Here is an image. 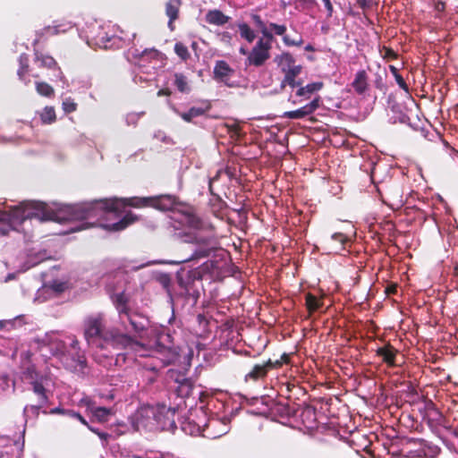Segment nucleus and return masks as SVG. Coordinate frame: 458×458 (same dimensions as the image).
<instances>
[{
	"instance_id": "774afa93",
	"label": "nucleus",
	"mask_w": 458,
	"mask_h": 458,
	"mask_svg": "<svg viewBox=\"0 0 458 458\" xmlns=\"http://www.w3.org/2000/svg\"><path fill=\"white\" fill-rule=\"evenodd\" d=\"M322 30H327V28H325L324 26H322Z\"/></svg>"
},
{
	"instance_id": "052dcab7",
	"label": "nucleus",
	"mask_w": 458,
	"mask_h": 458,
	"mask_svg": "<svg viewBox=\"0 0 458 458\" xmlns=\"http://www.w3.org/2000/svg\"><path fill=\"white\" fill-rule=\"evenodd\" d=\"M316 307H317V310H318L319 308V301H318V291L317 290V304H316Z\"/></svg>"
},
{
	"instance_id": "423d86ee",
	"label": "nucleus",
	"mask_w": 458,
	"mask_h": 458,
	"mask_svg": "<svg viewBox=\"0 0 458 458\" xmlns=\"http://www.w3.org/2000/svg\"><path fill=\"white\" fill-rule=\"evenodd\" d=\"M230 420L226 417L223 419H211L203 423V437L208 438H217L220 437L230 430L229 426Z\"/></svg>"
},
{
	"instance_id": "5fc2aeb1",
	"label": "nucleus",
	"mask_w": 458,
	"mask_h": 458,
	"mask_svg": "<svg viewBox=\"0 0 458 458\" xmlns=\"http://www.w3.org/2000/svg\"><path fill=\"white\" fill-rule=\"evenodd\" d=\"M89 429L95 433H97L101 438H106V434H104V433H100V432H98L96 429L89 427Z\"/></svg>"
},
{
	"instance_id": "3c124183",
	"label": "nucleus",
	"mask_w": 458,
	"mask_h": 458,
	"mask_svg": "<svg viewBox=\"0 0 458 458\" xmlns=\"http://www.w3.org/2000/svg\"><path fill=\"white\" fill-rule=\"evenodd\" d=\"M16 274H17L16 272L9 273V274L6 276V277L4 278V281L5 283H7V282H9V281H11V280L15 279V277H16Z\"/></svg>"
},
{
	"instance_id": "ddd939ff",
	"label": "nucleus",
	"mask_w": 458,
	"mask_h": 458,
	"mask_svg": "<svg viewBox=\"0 0 458 458\" xmlns=\"http://www.w3.org/2000/svg\"><path fill=\"white\" fill-rule=\"evenodd\" d=\"M274 363L268 360L263 364H257L253 369L246 375V378H251L257 380L266 376L267 372L274 367Z\"/></svg>"
},
{
	"instance_id": "4d7b16f0",
	"label": "nucleus",
	"mask_w": 458,
	"mask_h": 458,
	"mask_svg": "<svg viewBox=\"0 0 458 458\" xmlns=\"http://www.w3.org/2000/svg\"><path fill=\"white\" fill-rule=\"evenodd\" d=\"M390 71L393 74H394V73H396V72H398L397 68L393 65L390 66Z\"/></svg>"
},
{
	"instance_id": "6e6552de",
	"label": "nucleus",
	"mask_w": 458,
	"mask_h": 458,
	"mask_svg": "<svg viewBox=\"0 0 458 458\" xmlns=\"http://www.w3.org/2000/svg\"><path fill=\"white\" fill-rule=\"evenodd\" d=\"M205 416L206 412L202 409L196 411V417L199 419V421H195L194 419L189 418L182 423V431L191 436H203V423L205 421Z\"/></svg>"
},
{
	"instance_id": "7c9ffc66",
	"label": "nucleus",
	"mask_w": 458,
	"mask_h": 458,
	"mask_svg": "<svg viewBox=\"0 0 458 458\" xmlns=\"http://www.w3.org/2000/svg\"><path fill=\"white\" fill-rule=\"evenodd\" d=\"M283 40L287 46H299L301 43V38L299 35H295L293 38L290 35H284Z\"/></svg>"
},
{
	"instance_id": "ea45409f",
	"label": "nucleus",
	"mask_w": 458,
	"mask_h": 458,
	"mask_svg": "<svg viewBox=\"0 0 458 458\" xmlns=\"http://www.w3.org/2000/svg\"><path fill=\"white\" fill-rule=\"evenodd\" d=\"M322 3H323L324 7L327 10V15L331 16L332 12H333V6H332L330 0H322Z\"/></svg>"
},
{
	"instance_id": "f257e3e1",
	"label": "nucleus",
	"mask_w": 458,
	"mask_h": 458,
	"mask_svg": "<svg viewBox=\"0 0 458 458\" xmlns=\"http://www.w3.org/2000/svg\"><path fill=\"white\" fill-rule=\"evenodd\" d=\"M127 206L134 208L151 206L162 211L178 210L180 214L176 220L190 230L194 231L185 235V242L196 243L200 248L196 250L189 259L181 261H165V263L181 264L209 255L212 237L202 234L200 231L202 223L194 215L192 208L177 203L175 198L171 195L149 198L105 199L74 206H64L58 209H54L42 202H22L19 206L11 207L8 210L2 211L0 209V235H6L12 230L18 231L20 225L32 219L38 222L64 223L72 220L96 218L105 221L99 224L101 227L109 231H121L136 220V216L131 212L126 213L122 217Z\"/></svg>"
},
{
	"instance_id": "72a5a7b5",
	"label": "nucleus",
	"mask_w": 458,
	"mask_h": 458,
	"mask_svg": "<svg viewBox=\"0 0 458 458\" xmlns=\"http://www.w3.org/2000/svg\"><path fill=\"white\" fill-rule=\"evenodd\" d=\"M332 240L339 242V244L343 246L347 242L348 238L341 233H336L332 235Z\"/></svg>"
},
{
	"instance_id": "2eb2a0df",
	"label": "nucleus",
	"mask_w": 458,
	"mask_h": 458,
	"mask_svg": "<svg viewBox=\"0 0 458 458\" xmlns=\"http://www.w3.org/2000/svg\"><path fill=\"white\" fill-rule=\"evenodd\" d=\"M315 415V408L314 407H308L302 411L301 417L305 428V434H308L309 436L312 437L314 434V427L313 422L315 421V419L311 418Z\"/></svg>"
},
{
	"instance_id": "20e7f679",
	"label": "nucleus",
	"mask_w": 458,
	"mask_h": 458,
	"mask_svg": "<svg viewBox=\"0 0 458 458\" xmlns=\"http://www.w3.org/2000/svg\"><path fill=\"white\" fill-rule=\"evenodd\" d=\"M23 378L27 380L33 386V391L38 395V404L26 406L24 412L31 410L33 412H38V409L47 402L45 394L46 387L48 386L50 379L44 375H39L33 367H30L24 372Z\"/></svg>"
},
{
	"instance_id": "e2e57ef3",
	"label": "nucleus",
	"mask_w": 458,
	"mask_h": 458,
	"mask_svg": "<svg viewBox=\"0 0 458 458\" xmlns=\"http://www.w3.org/2000/svg\"><path fill=\"white\" fill-rule=\"evenodd\" d=\"M282 359H284V362H287V356H286V354H284V355H283V357H282Z\"/></svg>"
},
{
	"instance_id": "4468645a",
	"label": "nucleus",
	"mask_w": 458,
	"mask_h": 458,
	"mask_svg": "<svg viewBox=\"0 0 458 458\" xmlns=\"http://www.w3.org/2000/svg\"><path fill=\"white\" fill-rule=\"evenodd\" d=\"M205 20L209 24L222 26L228 22L230 17L224 14L221 11L215 9L206 13Z\"/></svg>"
},
{
	"instance_id": "9d476101",
	"label": "nucleus",
	"mask_w": 458,
	"mask_h": 458,
	"mask_svg": "<svg viewBox=\"0 0 458 458\" xmlns=\"http://www.w3.org/2000/svg\"><path fill=\"white\" fill-rule=\"evenodd\" d=\"M275 62L283 73L289 72L294 68H301L300 64H296L295 59L289 53H283L275 58Z\"/></svg>"
},
{
	"instance_id": "473e14b6",
	"label": "nucleus",
	"mask_w": 458,
	"mask_h": 458,
	"mask_svg": "<svg viewBox=\"0 0 458 458\" xmlns=\"http://www.w3.org/2000/svg\"><path fill=\"white\" fill-rule=\"evenodd\" d=\"M270 32H275V34L282 36L286 31V27L284 25H279L276 23H270L269 27H267Z\"/></svg>"
},
{
	"instance_id": "6e6d98bb",
	"label": "nucleus",
	"mask_w": 458,
	"mask_h": 458,
	"mask_svg": "<svg viewBox=\"0 0 458 458\" xmlns=\"http://www.w3.org/2000/svg\"><path fill=\"white\" fill-rule=\"evenodd\" d=\"M147 55H157V52L156 51H149L148 52L147 50L143 52L142 55L143 56H146Z\"/></svg>"
},
{
	"instance_id": "680f3d73",
	"label": "nucleus",
	"mask_w": 458,
	"mask_h": 458,
	"mask_svg": "<svg viewBox=\"0 0 458 458\" xmlns=\"http://www.w3.org/2000/svg\"><path fill=\"white\" fill-rule=\"evenodd\" d=\"M322 84L319 82H317V91L321 88Z\"/></svg>"
},
{
	"instance_id": "f3484780",
	"label": "nucleus",
	"mask_w": 458,
	"mask_h": 458,
	"mask_svg": "<svg viewBox=\"0 0 458 458\" xmlns=\"http://www.w3.org/2000/svg\"><path fill=\"white\" fill-rule=\"evenodd\" d=\"M315 109V99L311 100L310 103L300 109L290 111L285 113V115L291 119L303 118L312 114Z\"/></svg>"
},
{
	"instance_id": "a19ab883",
	"label": "nucleus",
	"mask_w": 458,
	"mask_h": 458,
	"mask_svg": "<svg viewBox=\"0 0 458 458\" xmlns=\"http://www.w3.org/2000/svg\"><path fill=\"white\" fill-rule=\"evenodd\" d=\"M69 416L72 417V418H76L78 419L82 424L88 426V423L87 421L85 420V419L79 413L73 411H69Z\"/></svg>"
},
{
	"instance_id": "2f4dec72",
	"label": "nucleus",
	"mask_w": 458,
	"mask_h": 458,
	"mask_svg": "<svg viewBox=\"0 0 458 458\" xmlns=\"http://www.w3.org/2000/svg\"><path fill=\"white\" fill-rule=\"evenodd\" d=\"M76 103L71 98H66L63 101V108L65 113L74 112L76 110Z\"/></svg>"
},
{
	"instance_id": "b1692460",
	"label": "nucleus",
	"mask_w": 458,
	"mask_h": 458,
	"mask_svg": "<svg viewBox=\"0 0 458 458\" xmlns=\"http://www.w3.org/2000/svg\"><path fill=\"white\" fill-rule=\"evenodd\" d=\"M91 411L93 416L100 422L106 421L111 414V410L106 407H96Z\"/></svg>"
},
{
	"instance_id": "1a4fd4ad",
	"label": "nucleus",
	"mask_w": 458,
	"mask_h": 458,
	"mask_svg": "<svg viewBox=\"0 0 458 458\" xmlns=\"http://www.w3.org/2000/svg\"><path fill=\"white\" fill-rule=\"evenodd\" d=\"M233 70L225 61H217L214 67V78L227 85V81L233 75Z\"/></svg>"
},
{
	"instance_id": "dca6fc26",
	"label": "nucleus",
	"mask_w": 458,
	"mask_h": 458,
	"mask_svg": "<svg viewBox=\"0 0 458 458\" xmlns=\"http://www.w3.org/2000/svg\"><path fill=\"white\" fill-rule=\"evenodd\" d=\"M355 92L362 94L368 88V76L364 70L359 71L352 83Z\"/></svg>"
},
{
	"instance_id": "49530a36",
	"label": "nucleus",
	"mask_w": 458,
	"mask_h": 458,
	"mask_svg": "<svg viewBox=\"0 0 458 458\" xmlns=\"http://www.w3.org/2000/svg\"><path fill=\"white\" fill-rule=\"evenodd\" d=\"M356 1L360 7L366 8L370 5L372 0H356Z\"/></svg>"
},
{
	"instance_id": "8fccbe9b",
	"label": "nucleus",
	"mask_w": 458,
	"mask_h": 458,
	"mask_svg": "<svg viewBox=\"0 0 458 458\" xmlns=\"http://www.w3.org/2000/svg\"><path fill=\"white\" fill-rule=\"evenodd\" d=\"M0 458H12L8 451L0 448Z\"/></svg>"
},
{
	"instance_id": "338daca9",
	"label": "nucleus",
	"mask_w": 458,
	"mask_h": 458,
	"mask_svg": "<svg viewBox=\"0 0 458 458\" xmlns=\"http://www.w3.org/2000/svg\"><path fill=\"white\" fill-rule=\"evenodd\" d=\"M307 49H312V47L311 46H308Z\"/></svg>"
},
{
	"instance_id": "a878e982",
	"label": "nucleus",
	"mask_w": 458,
	"mask_h": 458,
	"mask_svg": "<svg viewBox=\"0 0 458 458\" xmlns=\"http://www.w3.org/2000/svg\"><path fill=\"white\" fill-rule=\"evenodd\" d=\"M315 91V83H310L305 87L301 85L299 86V89L296 91V96L303 98H309Z\"/></svg>"
},
{
	"instance_id": "c756f323",
	"label": "nucleus",
	"mask_w": 458,
	"mask_h": 458,
	"mask_svg": "<svg viewBox=\"0 0 458 458\" xmlns=\"http://www.w3.org/2000/svg\"><path fill=\"white\" fill-rule=\"evenodd\" d=\"M174 51L177 54V55L181 57L182 60H187L190 56L187 47L180 42L175 44Z\"/></svg>"
},
{
	"instance_id": "37998d69",
	"label": "nucleus",
	"mask_w": 458,
	"mask_h": 458,
	"mask_svg": "<svg viewBox=\"0 0 458 458\" xmlns=\"http://www.w3.org/2000/svg\"><path fill=\"white\" fill-rule=\"evenodd\" d=\"M395 81L401 89H404L405 91H408V86L401 75L399 77H397V79H395Z\"/></svg>"
},
{
	"instance_id": "13d9d810",
	"label": "nucleus",
	"mask_w": 458,
	"mask_h": 458,
	"mask_svg": "<svg viewBox=\"0 0 458 458\" xmlns=\"http://www.w3.org/2000/svg\"><path fill=\"white\" fill-rule=\"evenodd\" d=\"M90 224L89 223H84L83 225L80 228H78L77 230H82V229H85L87 228Z\"/></svg>"
},
{
	"instance_id": "a18cd8bd",
	"label": "nucleus",
	"mask_w": 458,
	"mask_h": 458,
	"mask_svg": "<svg viewBox=\"0 0 458 458\" xmlns=\"http://www.w3.org/2000/svg\"><path fill=\"white\" fill-rule=\"evenodd\" d=\"M109 40H110V38H108L107 36L106 37H103V38H101L99 39V41L98 42V45L106 48V47H108L107 42H109Z\"/></svg>"
},
{
	"instance_id": "0e129e2a",
	"label": "nucleus",
	"mask_w": 458,
	"mask_h": 458,
	"mask_svg": "<svg viewBox=\"0 0 458 458\" xmlns=\"http://www.w3.org/2000/svg\"><path fill=\"white\" fill-rule=\"evenodd\" d=\"M394 76L395 79H397V77L400 76V74L398 73V72H396V73L393 74Z\"/></svg>"
},
{
	"instance_id": "c9c22d12",
	"label": "nucleus",
	"mask_w": 458,
	"mask_h": 458,
	"mask_svg": "<svg viewBox=\"0 0 458 458\" xmlns=\"http://www.w3.org/2000/svg\"><path fill=\"white\" fill-rule=\"evenodd\" d=\"M219 37H220V40L225 44H228L230 45L231 42H232V35L231 33L227 32V31H225V32H222L219 34Z\"/></svg>"
},
{
	"instance_id": "aec40b11",
	"label": "nucleus",
	"mask_w": 458,
	"mask_h": 458,
	"mask_svg": "<svg viewBox=\"0 0 458 458\" xmlns=\"http://www.w3.org/2000/svg\"><path fill=\"white\" fill-rule=\"evenodd\" d=\"M35 55V62L38 64L40 67L52 68L56 64L55 59L52 56L39 53H36Z\"/></svg>"
},
{
	"instance_id": "09e8293b",
	"label": "nucleus",
	"mask_w": 458,
	"mask_h": 458,
	"mask_svg": "<svg viewBox=\"0 0 458 458\" xmlns=\"http://www.w3.org/2000/svg\"><path fill=\"white\" fill-rule=\"evenodd\" d=\"M13 322L11 320H2L0 321V328H4L8 326L13 327Z\"/></svg>"
},
{
	"instance_id": "9b49d317",
	"label": "nucleus",
	"mask_w": 458,
	"mask_h": 458,
	"mask_svg": "<svg viewBox=\"0 0 458 458\" xmlns=\"http://www.w3.org/2000/svg\"><path fill=\"white\" fill-rule=\"evenodd\" d=\"M167 410L171 413L169 416L166 412H165V415H157V430H174L176 428L174 420L175 410L170 407H167Z\"/></svg>"
},
{
	"instance_id": "bb28decb",
	"label": "nucleus",
	"mask_w": 458,
	"mask_h": 458,
	"mask_svg": "<svg viewBox=\"0 0 458 458\" xmlns=\"http://www.w3.org/2000/svg\"><path fill=\"white\" fill-rule=\"evenodd\" d=\"M37 92L44 97H50L54 93L53 88L46 82H36Z\"/></svg>"
},
{
	"instance_id": "603ef678",
	"label": "nucleus",
	"mask_w": 458,
	"mask_h": 458,
	"mask_svg": "<svg viewBox=\"0 0 458 458\" xmlns=\"http://www.w3.org/2000/svg\"><path fill=\"white\" fill-rule=\"evenodd\" d=\"M38 262H33L31 264H29L28 266H23L22 267H21L17 273H21V272H25L26 270H28L30 267L35 266Z\"/></svg>"
},
{
	"instance_id": "a211bd4d",
	"label": "nucleus",
	"mask_w": 458,
	"mask_h": 458,
	"mask_svg": "<svg viewBox=\"0 0 458 458\" xmlns=\"http://www.w3.org/2000/svg\"><path fill=\"white\" fill-rule=\"evenodd\" d=\"M179 5L180 0H169L166 4L165 13L169 17L168 26L171 30H174L173 22L177 19Z\"/></svg>"
},
{
	"instance_id": "412c9836",
	"label": "nucleus",
	"mask_w": 458,
	"mask_h": 458,
	"mask_svg": "<svg viewBox=\"0 0 458 458\" xmlns=\"http://www.w3.org/2000/svg\"><path fill=\"white\" fill-rule=\"evenodd\" d=\"M238 29L241 34V37L246 39L249 43H251L255 39V33L250 28V26L244 22L238 24Z\"/></svg>"
},
{
	"instance_id": "39448f33",
	"label": "nucleus",
	"mask_w": 458,
	"mask_h": 458,
	"mask_svg": "<svg viewBox=\"0 0 458 458\" xmlns=\"http://www.w3.org/2000/svg\"><path fill=\"white\" fill-rule=\"evenodd\" d=\"M273 37L259 38L248 55V62L254 66H261L270 58Z\"/></svg>"
},
{
	"instance_id": "f03ea898",
	"label": "nucleus",
	"mask_w": 458,
	"mask_h": 458,
	"mask_svg": "<svg viewBox=\"0 0 458 458\" xmlns=\"http://www.w3.org/2000/svg\"><path fill=\"white\" fill-rule=\"evenodd\" d=\"M115 301L120 326L106 327L101 314L88 317L84 321V336L88 344H95L101 340L115 350H123L124 352L116 354V365L133 361L132 354L148 357L154 352H161L165 349L159 344L163 335L157 329L148 328L149 322L146 318L129 314L122 295H118Z\"/></svg>"
},
{
	"instance_id": "de8ad7c7",
	"label": "nucleus",
	"mask_w": 458,
	"mask_h": 458,
	"mask_svg": "<svg viewBox=\"0 0 458 458\" xmlns=\"http://www.w3.org/2000/svg\"><path fill=\"white\" fill-rule=\"evenodd\" d=\"M69 411H64V410H62V409H59V408H54L50 411V413L51 414H55V413H59V414H67L69 415Z\"/></svg>"
},
{
	"instance_id": "f8f14e48",
	"label": "nucleus",
	"mask_w": 458,
	"mask_h": 458,
	"mask_svg": "<svg viewBox=\"0 0 458 458\" xmlns=\"http://www.w3.org/2000/svg\"><path fill=\"white\" fill-rule=\"evenodd\" d=\"M302 70L301 68H294L289 72H285L284 77L281 82V89H284L286 86H290L292 89L299 87L302 84V81L298 79Z\"/></svg>"
},
{
	"instance_id": "f704fd0d",
	"label": "nucleus",
	"mask_w": 458,
	"mask_h": 458,
	"mask_svg": "<svg viewBox=\"0 0 458 458\" xmlns=\"http://www.w3.org/2000/svg\"><path fill=\"white\" fill-rule=\"evenodd\" d=\"M21 69L18 71V75L21 78L24 71L23 68L28 66V57L24 55L20 57Z\"/></svg>"
},
{
	"instance_id": "c03bdc74",
	"label": "nucleus",
	"mask_w": 458,
	"mask_h": 458,
	"mask_svg": "<svg viewBox=\"0 0 458 458\" xmlns=\"http://www.w3.org/2000/svg\"><path fill=\"white\" fill-rule=\"evenodd\" d=\"M307 304H308L309 310L311 312L315 309V299L310 294L308 296Z\"/></svg>"
},
{
	"instance_id": "cd10ccee",
	"label": "nucleus",
	"mask_w": 458,
	"mask_h": 458,
	"mask_svg": "<svg viewBox=\"0 0 458 458\" xmlns=\"http://www.w3.org/2000/svg\"><path fill=\"white\" fill-rule=\"evenodd\" d=\"M41 119L45 123H51L55 120V113L53 107L47 106L41 114Z\"/></svg>"
},
{
	"instance_id": "6ab92c4d",
	"label": "nucleus",
	"mask_w": 458,
	"mask_h": 458,
	"mask_svg": "<svg viewBox=\"0 0 458 458\" xmlns=\"http://www.w3.org/2000/svg\"><path fill=\"white\" fill-rule=\"evenodd\" d=\"M377 353L388 365H391V366L394 365L395 351L393 347L384 346V347L378 348L377 351Z\"/></svg>"
},
{
	"instance_id": "5701e85b",
	"label": "nucleus",
	"mask_w": 458,
	"mask_h": 458,
	"mask_svg": "<svg viewBox=\"0 0 458 458\" xmlns=\"http://www.w3.org/2000/svg\"><path fill=\"white\" fill-rule=\"evenodd\" d=\"M204 114V110L200 107H191L189 111L180 113V116L185 122H191L193 118L200 116Z\"/></svg>"
},
{
	"instance_id": "864d4df0",
	"label": "nucleus",
	"mask_w": 458,
	"mask_h": 458,
	"mask_svg": "<svg viewBox=\"0 0 458 458\" xmlns=\"http://www.w3.org/2000/svg\"><path fill=\"white\" fill-rule=\"evenodd\" d=\"M170 95V91L168 89H160L158 92H157V96L158 97H161V96H169Z\"/></svg>"
},
{
	"instance_id": "7ed1b4c3",
	"label": "nucleus",
	"mask_w": 458,
	"mask_h": 458,
	"mask_svg": "<svg viewBox=\"0 0 458 458\" xmlns=\"http://www.w3.org/2000/svg\"><path fill=\"white\" fill-rule=\"evenodd\" d=\"M165 412H166L168 416L171 414L165 405H146L140 407L135 415V427L137 430H157V415H165Z\"/></svg>"
},
{
	"instance_id": "e433bc0d",
	"label": "nucleus",
	"mask_w": 458,
	"mask_h": 458,
	"mask_svg": "<svg viewBox=\"0 0 458 458\" xmlns=\"http://www.w3.org/2000/svg\"><path fill=\"white\" fill-rule=\"evenodd\" d=\"M229 128V131L236 136H240L241 128L240 125L236 123H233L232 124L227 125Z\"/></svg>"
},
{
	"instance_id": "4be33fe9",
	"label": "nucleus",
	"mask_w": 458,
	"mask_h": 458,
	"mask_svg": "<svg viewBox=\"0 0 458 458\" xmlns=\"http://www.w3.org/2000/svg\"><path fill=\"white\" fill-rule=\"evenodd\" d=\"M174 84L178 90L182 93H188L191 90L186 77L181 73H176L174 75Z\"/></svg>"
},
{
	"instance_id": "4c0bfd02",
	"label": "nucleus",
	"mask_w": 458,
	"mask_h": 458,
	"mask_svg": "<svg viewBox=\"0 0 458 458\" xmlns=\"http://www.w3.org/2000/svg\"><path fill=\"white\" fill-rule=\"evenodd\" d=\"M140 116V114H135V113L129 114L126 117L127 123L134 124Z\"/></svg>"
},
{
	"instance_id": "bf43d9fd",
	"label": "nucleus",
	"mask_w": 458,
	"mask_h": 458,
	"mask_svg": "<svg viewBox=\"0 0 458 458\" xmlns=\"http://www.w3.org/2000/svg\"><path fill=\"white\" fill-rule=\"evenodd\" d=\"M240 53H241V54H242V55H247V54L249 55V53L247 52V50H246L245 48H243V47H242V48L240 49Z\"/></svg>"
},
{
	"instance_id": "0eeeda50",
	"label": "nucleus",
	"mask_w": 458,
	"mask_h": 458,
	"mask_svg": "<svg viewBox=\"0 0 458 458\" xmlns=\"http://www.w3.org/2000/svg\"><path fill=\"white\" fill-rule=\"evenodd\" d=\"M69 345L61 341L56 344V353L62 355L68 353L73 360L82 366L85 362V359L84 355L80 351L78 340L74 337H69Z\"/></svg>"
},
{
	"instance_id": "79ce46f5",
	"label": "nucleus",
	"mask_w": 458,
	"mask_h": 458,
	"mask_svg": "<svg viewBox=\"0 0 458 458\" xmlns=\"http://www.w3.org/2000/svg\"><path fill=\"white\" fill-rule=\"evenodd\" d=\"M155 138L165 142V143H170L171 140L170 138L166 137L163 132L158 131L155 134Z\"/></svg>"
},
{
	"instance_id": "c85d7f7f",
	"label": "nucleus",
	"mask_w": 458,
	"mask_h": 458,
	"mask_svg": "<svg viewBox=\"0 0 458 458\" xmlns=\"http://www.w3.org/2000/svg\"><path fill=\"white\" fill-rule=\"evenodd\" d=\"M252 19L256 26L261 30L263 37H273L268 28L265 25L259 15H253Z\"/></svg>"
},
{
	"instance_id": "69168bd1",
	"label": "nucleus",
	"mask_w": 458,
	"mask_h": 458,
	"mask_svg": "<svg viewBox=\"0 0 458 458\" xmlns=\"http://www.w3.org/2000/svg\"><path fill=\"white\" fill-rule=\"evenodd\" d=\"M46 291H47V287H44L41 291L38 292V293L41 292H46Z\"/></svg>"
},
{
	"instance_id": "393cba45",
	"label": "nucleus",
	"mask_w": 458,
	"mask_h": 458,
	"mask_svg": "<svg viewBox=\"0 0 458 458\" xmlns=\"http://www.w3.org/2000/svg\"><path fill=\"white\" fill-rule=\"evenodd\" d=\"M72 28L71 23H61L54 26H47L45 28L46 33L50 35H56L60 32H65Z\"/></svg>"
},
{
	"instance_id": "58836bf2",
	"label": "nucleus",
	"mask_w": 458,
	"mask_h": 458,
	"mask_svg": "<svg viewBox=\"0 0 458 458\" xmlns=\"http://www.w3.org/2000/svg\"><path fill=\"white\" fill-rule=\"evenodd\" d=\"M51 288L56 292V293H61L64 290L65 288V284L64 283H53V284L51 285Z\"/></svg>"
}]
</instances>
